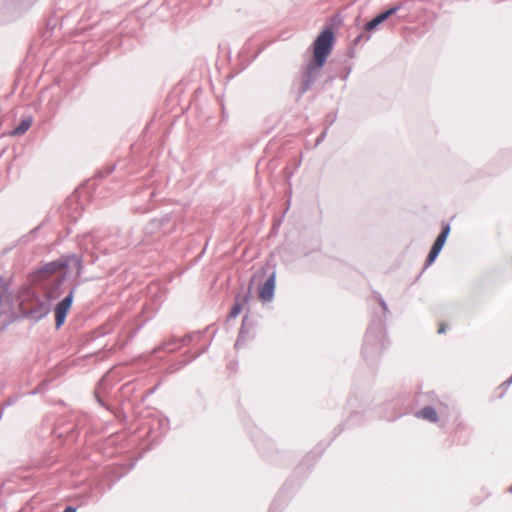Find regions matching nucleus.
<instances>
[{"mask_svg": "<svg viewBox=\"0 0 512 512\" xmlns=\"http://www.w3.org/2000/svg\"><path fill=\"white\" fill-rule=\"evenodd\" d=\"M73 294L74 289H72L69 292V294L64 299H62L55 307V321L57 328H60L66 319L67 313L73 302Z\"/></svg>", "mask_w": 512, "mask_h": 512, "instance_id": "obj_3", "label": "nucleus"}, {"mask_svg": "<svg viewBox=\"0 0 512 512\" xmlns=\"http://www.w3.org/2000/svg\"><path fill=\"white\" fill-rule=\"evenodd\" d=\"M179 347L180 345H178L176 342H168L164 344L163 349L168 352H174Z\"/></svg>", "mask_w": 512, "mask_h": 512, "instance_id": "obj_11", "label": "nucleus"}, {"mask_svg": "<svg viewBox=\"0 0 512 512\" xmlns=\"http://www.w3.org/2000/svg\"><path fill=\"white\" fill-rule=\"evenodd\" d=\"M275 284L276 275L275 273H272L259 289L258 297L262 302L272 301L274 297Z\"/></svg>", "mask_w": 512, "mask_h": 512, "instance_id": "obj_5", "label": "nucleus"}, {"mask_svg": "<svg viewBox=\"0 0 512 512\" xmlns=\"http://www.w3.org/2000/svg\"><path fill=\"white\" fill-rule=\"evenodd\" d=\"M32 122H33V120H32L31 116H28L27 118L22 119L20 124L18 126H16L13 130L10 131L9 135L12 137H16V136H21V135L25 134L31 127Z\"/></svg>", "mask_w": 512, "mask_h": 512, "instance_id": "obj_7", "label": "nucleus"}, {"mask_svg": "<svg viewBox=\"0 0 512 512\" xmlns=\"http://www.w3.org/2000/svg\"><path fill=\"white\" fill-rule=\"evenodd\" d=\"M241 310H242V304L235 303L234 306L232 307L230 313H229V317L230 318H236L240 314Z\"/></svg>", "mask_w": 512, "mask_h": 512, "instance_id": "obj_10", "label": "nucleus"}, {"mask_svg": "<svg viewBox=\"0 0 512 512\" xmlns=\"http://www.w3.org/2000/svg\"><path fill=\"white\" fill-rule=\"evenodd\" d=\"M397 10H398V7H393L391 9L387 10V11H384V12L380 13L379 15H377L375 18H373L371 21H369L366 24L365 29L367 31H372L379 24L384 22L389 16L393 15L394 13H396Z\"/></svg>", "mask_w": 512, "mask_h": 512, "instance_id": "obj_6", "label": "nucleus"}, {"mask_svg": "<svg viewBox=\"0 0 512 512\" xmlns=\"http://www.w3.org/2000/svg\"><path fill=\"white\" fill-rule=\"evenodd\" d=\"M444 331H445V326L443 324H440L438 333H444Z\"/></svg>", "mask_w": 512, "mask_h": 512, "instance_id": "obj_14", "label": "nucleus"}, {"mask_svg": "<svg viewBox=\"0 0 512 512\" xmlns=\"http://www.w3.org/2000/svg\"><path fill=\"white\" fill-rule=\"evenodd\" d=\"M63 512H76V508L72 506H67Z\"/></svg>", "mask_w": 512, "mask_h": 512, "instance_id": "obj_13", "label": "nucleus"}, {"mask_svg": "<svg viewBox=\"0 0 512 512\" xmlns=\"http://www.w3.org/2000/svg\"><path fill=\"white\" fill-rule=\"evenodd\" d=\"M334 34L330 29H326L317 37L314 42V59L318 67L323 66L326 58L332 50Z\"/></svg>", "mask_w": 512, "mask_h": 512, "instance_id": "obj_1", "label": "nucleus"}, {"mask_svg": "<svg viewBox=\"0 0 512 512\" xmlns=\"http://www.w3.org/2000/svg\"><path fill=\"white\" fill-rule=\"evenodd\" d=\"M71 265L76 269L77 275L79 276L83 269V261L80 256L74 254L63 256L56 261L46 264L43 267V271L47 273H54Z\"/></svg>", "mask_w": 512, "mask_h": 512, "instance_id": "obj_2", "label": "nucleus"}, {"mask_svg": "<svg viewBox=\"0 0 512 512\" xmlns=\"http://www.w3.org/2000/svg\"><path fill=\"white\" fill-rule=\"evenodd\" d=\"M449 232H450V227H449V225H446L443 228L442 232L438 235L437 239L435 240V242L432 246V249L427 258V263H426L427 265H430L435 261V259L437 258L438 254L440 253L441 249L443 248V246L446 242Z\"/></svg>", "mask_w": 512, "mask_h": 512, "instance_id": "obj_4", "label": "nucleus"}, {"mask_svg": "<svg viewBox=\"0 0 512 512\" xmlns=\"http://www.w3.org/2000/svg\"><path fill=\"white\" fill-rule=\"evenodd\" d=\"M114 167H108L105 171L99 172L100 177H105L110 175L113 172Z\"/></svg>", "mask_w": 512, "mask_h": 512, "instance_id": "obj_12", "label": "nucleus"}, {"mask_svg": "<svg viewBox=\"0 0 512 512\" xmlns=\"http://www.w3.org/2000/svg\"><path fill=\"white\" fill-rule=\"evenodd\" d=\"M49 313V307L45 303L39 304L37 307L30 311L31 317L35 319H41Z\"/></svg>", "mask_w": 512, "mask_h": 512, "instance_id": "obj_9", "label": "nucleus"}, {"mask_svg": "<svg viewBox=\"0 0 512 512\" xmlns=\"http://www.w3.org/2000/svg\"><path fill=\"white\" fill-rule=\"evenodd\" d=\"M418 416L426 419L430 422H436L438 420L437 412L434 408L427 406L424 407L419 413Z\"/></svg>", "mask_w": 512, "mask_h": 512, "instance_id": "obj_8", "label": "nucleus"}]
</instances>
